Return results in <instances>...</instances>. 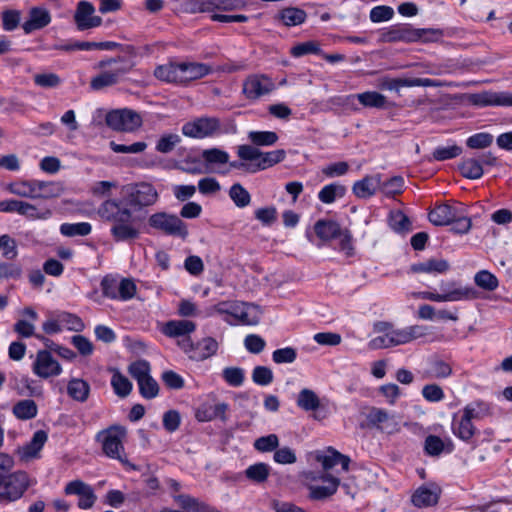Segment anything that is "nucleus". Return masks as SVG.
<instances>
[{"label":"nucleus","mask_w":512,"mask_h":512,"mask_svg":"<svg viewBox=\"0 0 512 512\" xmlns=\"http://www.w3.org/2000/svg\"><path fill=\"white\" fill-rule=\"evenodd\" d=\"M111 385L115 394L122 398L128 396L132 390V383L130 380L118 371L113 374Z\"/></svg>","instance_id":"obj_50"},{"label":"nucleus","mask_w":512,"mask_h":512,"mask_svg":"<svg viewBox=\"0 0 512 512\" xmlns=\"http://www.w3.org/2000/svg\"><path fill=\"white\" fill-rule=\"evenodd\" d=\"M314 231L317 237H319L322 241L327 242L338 238L342 229L336 221L321 219L315 223Z\"/></svg>","instance_id":"obj_30"},{"label":"nucleus","mask_w":512,"mask_h":512,"mask_svg":"<svg viewBox=\"0 0 512 512\" xmlns=\"http://www.w3.org/2000/svg\"><path fill=\"white\" fill-rule=\"evenodd\" d=\"M31 486L29 475L25 471L10 474L0 472V503L7 504L20 499Z\"/></svg>","instance_id":"obj_6"},{"label":"nucleus","mask_w":512,"mask_h":512,"mask_svg":"<svg viewBox=\"0 0 512 512\" xmlns=\"http://www.w3.org/2000/svg\"><path fill=\"white\" fill-rule=\"evenodd\" d=\"M217 0H182V8L187 13L211 12L219 9Z\"/></svg>","instance_id":"obj_36"},{"label":"nucleus","mask_w":512,"mask_h":512,"mask_svg":"<svg viewBox=\"0 0 512 512\" xmlns=\"http://www.w3.org/2000/svg\"><path fill=\"white\" fill-rule=\"evenodd\" d=\"M36 180L21 181L12 183L9 186V191L17 196L37 199L36 194Z\"/></svg>","instance_id":"obj_45"},{"label":"nucleus","mask_w":512,"mask_h":512,"mask_svg":"<svg viewBox=\"0 0 512 512\" xmlns=\"http://www.w3.org/2000/svg\"><path fill=\"white\" fill-rule=\"evenodd\" d=\"M291 54L294 57H302L307 54H322V50L315 41H306L299 43L291 49Z\"/></svg>","instance_id":"obj_61"},{"label":"nucleus","mask_w":512,"mask_h":512,"mask_svg":"<svg viewBox=\"0 0 512 512\" xmlns=\"http://www.w3.org/2000/svg\"><path fill=\"white\" fill-rule=\"evenodd\" d=\"M381 184V176H366L353 184L352 191L362 199L370 198L376 193L377 188Z\"/></svg>","instance_id":"obj_25"},{"label":"nucleus","mask_w":512,"mask_h":512,"mask_svg":"<svg viewBox=\"0 0 512 512\" xmlns=\"http://www.w3.org/2000/svg\"><path fill=\"white\" fill-rule=\"evenodd\" d=\"M442 36L437 29H416L410 24L391 26L381 34V41L384 43L394 42H433Z\"/></svg>","instance_id":"obj_2"},{"label":"nucleus","mask_w":512,"mask_h":512,"mask_svg":"<svg viewBox=\"0 0 512 512\" xmlns=\"http://www.w3.org/2000/svg\"><path fill=\"white\" fill-rule=\"evenodd\" d=\"M148 225L166 235L178 236L185 239L188 236V229L177 215L166 212H157L148 218Z\"/></svg>","instance_id":"obj_9"},{"label":"nucleus","mask_w":512,"mask_h":512,"mask_svg":"<svg viewBox=\"0 0 512 512\" xmlns=\"http://www.w3.org/2000/svg\"><path fill=\"white\" fill-rule=\"evenodd\" d=\"M275 89L274 81L264 74H251L245 78L242 93L246 99L256 101Z\"/></svg>","instance_id":"obj_12"},{"label":"nucleus","mask_w":512,"mask_h":512,"mask_svg":"<svg viewBox=\"0 0 512 512\" xmlns=\"http://www.w3.org/2000/svg\"><path fill=\"white\" fill-rule=\"evenodd\" d=\"M51 22L49 11L41 7H33L29 11L28 19L23 23L22 28L26 34L40 30Z\"/></svg>","instance_id":"obj_18"},{"label":"nucleus","mask_w":512,"mask_h":512,"mask_svg":"<svg viewBox=\"0 0 512 512\" xmlns=\"http://www.w3.org/2000/svg\"><path fill=\"white\" fill-rule=\"evenodd\" d=\"M316 460L322 464L325 471L330 470L337 464L341 465L343 471H348L350 464V458L348 456L341 454L333 448L328 449V454L317 453Z\"/></svg>","instance_id":"obj_24"},{"label":"nucleus","mask_w":512,"mask_h":512,"mask_svg":"<svg viewBox=\"0 0 512 512\" xmlns=\"http://www.w3.org/2000/svg\"><path fill=\"white\" fill-rule=\"evenodd\" d=\"M273 372L266 366H256L252 372V380L257 385L267 386L273 381Z\"/></svg>","instance_id":"obj_62"},{"label":"nucleus","mask_w":512,"mask_h":512,"mask_svg":"<svg viewBox=\"0 0 512 512\" xmlns=\"http://www.w3.org/2000/svg\"><path fill=\"white\" fill-rule=\"evenodd\" d=\"M105 123L114 131L132 132L141 127L142 118L137 112L124 108L108 112Z\"/></svg>","instance_id":"obj_11"},{"label":"nucleus","mask_w":512,"mask_h":512,"mask_svg":"<svg viewBox=\"0 0 512 512\" xmlns=\"http://www.w3.org/2000/svg\"><path fill=\"white\" fill-rule=\"evenodd\" d=\"M493 142V136L490 133L481 132L470 136L466 140V145L471 149H484Z\"/></svg>","instance_id":"obj_59"},{"label":"nucleus","mask_w":512,"mask_h":512,"mask_svg":"<svg viewBox=\"0 0 512 512\" xmlns=\"http://www.w3.org/2000/svg\"><path fill=\"white\" fill-rule=\"evenodd\" d=\"M128 371L138 383L150 376V364L146 360H138L129 365Z\"/></svg>","instance_id":"obj_57"},{"label":"nucleus","mask_w":512,"mask_h":512,"mask_svg":"<svg viewBox=\"0 0 512 512\" xmlns=\"http://www.w3.org/2000/svg\"><path fill=\"white\" fill-rule=\"evenodd\" d=\"M32 371L38 377L47 379L60 375L62 368L59 362L53 358L50 351L45 349L37 352L36 359L32 365Z\"/></svg>","instance_id":"obj_14"},{"label":"nucleus","mask_w":512,"mask_h":512,"mask_svg":"<svg viewBox=\"0 0 512 512\" xmlns=\"http://www.w3.org/2000/svg\"><path fill=\"white\" fill-rule=\"evenodd\" d=\"M429 373L433 378H447L452 374V367L448 362L437 358L430 362Z\"/></svg>","instance_id":"obj_53"},{"label":"nucleus","mask_w":512,"mask_h":512,"mask_svg":"<svg viewBox=\"0 0 512 512\" xmlns=\"http://www.w3.org/2000/svg\"><path fill=\"white\" fill-rule=\"evenodd\" d=\"M476 286L486 291H494L499 281L497 277L488 270H480L474 276Z\"/></svg>","instance_id":"obj_46"},{"label":"nucleus","mask_w":512,"mask_h":512,"mask_svg":"<svg viewBox=\"0 0 512 512\" xmlns=\"http://www.w3.org/2000/svg\"><path fill=\"white\" fill-rule=\"evenodd\" d=\"M459 170L463 177L471 180L479 179L484 174L483 167L476 157L466 158L459 164Z\"/></svg>","instance_id":"obj_38"},{"label":"nucleus","mask_w":512,"mask_h":512,"mask_svg":"<svg viewBox=\"0 0 512 512\" xmlns=\"http://www.w3.org/2000/svg\"><path fill=\"white\" fill-rule=\"evenodd\" d=\"M122 47L121 44L113 42V41H104V42H89V41H79L73 45H65L59 46L57 49L71 51V50H115L117 48Z\"/></svg>","instance_id":"obj_31"},{"label":"nucleus","mask_w":512,"mask_h":512,"mask_svg":"<svg viewBox=\"0 0 512 512\" xmlns=\"http://www.w3.org/2000/svg\"><path fill=\"white\" fill-rule=\"evenodd\" d=\"M64 491L67 495H78L80 497L78 501L80 509L91 508L97 499L92 487L81 480L69 482Z\"/></svg>","instance_id":"obj_16"},{"label":"nucleus","mask_w":512,"mask_h":512,"mask_svg":"<svg viewBox=\"0 0 512 512\" xmlns=\"http://www.w3.org/2000/svg\"><path fill=\"white\" fill-rule=\"evenodd\" d=\"M296 358V349L292 347L277 349L272 353V360L276 364L293 363L296 360Z\"/></svg>","instance_id":"obj_64"},{"label":"nucleus","mask_w":512,"mask_h":512,"mask_svg":"<svg viewBox=\"0 0 512 512\" xmlns=\"http://www.w3.org/2000/svg\"><path fill=\"white\" fill-rule=\"evenodd\" d=\"M359 102L365 107L384 108L386 97L376 91H368L357 95Z\"/></svg>","instance_id":"obj_47"},{"label":"nucleus","mask_w":512,"mask_h":512,"mask_svg":"<svg viewBox=\"0 0 512 512\" xmlns=\"http://www.w3.org/2000/svg\"><path fill=\"white\" fill-rule=\"evenodd\" d=\"M201 157L206 167L205 171L211 173H220L219 166L229 162V154L219 148L205 149Z\"/></svg>","instance_id":"obj_19"},{"label":"nucleus","mask_w":512,"mask_h":512,"mask_svg":"<svg viewBox=\"0 0 512 512\" xmlns=\"http://www.w3.org/2000/svg\"><path fill=\"white\" fill-rule=\"evenodd\" d=\"M126 436V429L119 425H113L106 430L97 434V440L102 442L103 452L110 458L119 460L126 469L139 470V466L131 463L126 455H122L124 451L123 439Z\"/></svg>","instance_id":"obj_3"},{"label":"nucleus","mask_w":512,"mask_h":512,"mask_svg":"<svg viewBox=\"0 0 512 512\" xmlns=\"http://www.w3.org/2000/svg\"><path fill=\"white\" fill-rule=\"evenodd\" d=\"M450 269V264L445 259H429L425 262L416 263L411 266L414 273H445Z\"/></svg>","instance_id":"obj_33"},{"label":"nucleus","mask_w":512,"mask_h":512,"mask_svg":"<svg viewBox=\"0 0 512 512\" xmlns=\"http://www.w3.org/2000/svg\"><path fill=\"white\" fill-rule=\"evenodd\" d=\"M154 75L157 79L168 83L182 84L181 63H167L156 67Z\"/></svg>","instance_id":"obj_27"},{"label":"nucleus","mask_w":512,"mask_h":512,"mask_svg":"<svg viewBox=\"0 0 512 512\" xmlns=\"http://www.w3.org/2000/svg\"><path fill=\"white\" fill-rule=\"evenodd\" d=\"M462 147L457 144H453L450 146H438L434 149L432 153V158L430 160L434 161H446L449 159L457 158L462 153Z\"/></svg>","instance_id":"obj_48"},{"label":"nucleus","mask_w":512,"mask_h":512,"mask_svg":"<svg viewBox=\"0 0 512 512\" xmlns=\"http://www.w3.org/2000/svg\"><path fill=\"white\" fill-rule=\"evenodd\" d=\"M94 12V6L88 1H80L77 4L74 21L78 30L83 31L98 27L102 24V18L100 16L93 15Z\"/></svg>","instance_id":"obj_15"},{"label":"nucleus","mask_w":512,"mask_h":512,"mask_svg":"<svg viewBox=\"0 0 512 512\" xmlns=\"http://www.w3.org/2000/svg\"><path fill=\"white\" fill-rule=\"evenodd\" d=\"M270 474V466L266 463L259 462L250 465L245 470V476L247 479L254 483H263L268 479Z\"/></svg>","instance_id":"obj_43"},{"label":"nucleus","mask_w":512,"mask_h":512,"mask_svg":"<svg viewBox=\"0 0 512 512\" xmlns=\"http://www.w3.org/2000/svg\"><path fill=\"white\" fill-rule=\"evenodd\" d=\"M297 405L305 411H315L320 407V399L313 390L304 388L298 394Z\"/></svg>","instance_id":"obj_42"},{"label":"nucleus","mask_w":512,"mask_h":512,"mask_svg":"<svg viewBox=\"0 0 512 512\" xmlns=\"http://www.w3.org/2000/svg\"><path fill=\"white\" fill-rule=\"evenodd\" d=\"M139 392L145 399H153L158 396L159 385L151 375L138 382Z\"/></svg>","instance_id":"obj_54"},{"label":"nucleus","mask_w":512,"mask_h":512,"mask_svg":"<svg viewBox=\"0 0 512 512\" xmlns=\"http://www.w3.org/2000/svg\"><path fill=\"white\" fill-rule=\"evenodd\" d=\"M477 417L475 409L467 406L458 422L453 423V432L461 440L468 442L475 434L476 428L472 420Z\"/></svg>","instance_id":"obj_17"},{"label":"nucleus","mask_w":512,"mask_h":512,"mask_svg":"<svg viewBox=\"0 0 512 512\" xmlns=\"http://www.w3.org/2000/svg\"><path fill=\"white\" fill-rule=\"evenodd\" d=\"M36 196L37 199H51L59 197L63 188L59 183L52 181H40L36 180Z\"/></svg>","instance_id":"obj_35"},{"label":"nucleus","mask_w":512,"mask_h":512,"mask_svg":"<svg viewBox=\"0 0 512 512\" xmlns=\"http://www.w3.org/2000/svg\"><path fill=\"white\" fill-rule=\"evenodd\" d=\"M181 142V138L178 134H164L162 135L156 144V151L160 153H170L177 144Z\"/></svg>","instance_id":"obj_55"},{"label":"nucleus","mask_w":512,"mask_h":512,"mask_svg":"<svg viewBox=\"0 0 512 512\" xmlns=\"http://www.w3.org/2000/svg\"><path fill=\"white\" fill-rule=\"evenodd\" d=\"M225 382L232 387H239L245 379L244 370L240 367H226L222 371Z\"/></svg>","instance_id":"obj_52"},{"label":"nucleus","mask_w":512,"mask_h":512,"mask_svg":"<svg viewBox=\"0 0 512 512\" xmlns=\"http://www.w3.org/2000/svg\"><path fill=\"white\" fill-rule=\"evenodd\" d=\"M38 412L34 400L25 399L17 402L13 407V414L21 420H30L36 417Z\"/></svg>","instance_id":"obj_40"},{"label":"nucleus","mask_w":512,"mask_h":512,"mask_svg":"<svg viewBox=\"0 0 512 512\" xmlns=\"http://www.w3.org/2000/svg\"><path fill=\"white\" fill-rule=\"evenodd\" d=\"M196 329V324L190 320H170L165 323L162 333L170 338L190 337Z\"/></svg>","instance_id":"obj_21"},{"label":"nucleus","mask_w":512,"mask_h":512,"mask_svg":"<svg viewBox=\"0 0 512 512\" xmlns=\"http://www.w3.org/2000/svg\"><path fill=\"white\" fill-rule=\"evenodd\" d=\"M459 209L449 204H439L432 209L428 218L429 221L435 226L450 225L451 221L455 220L456 215L459 213Z\"/></svg>","instance_id":"obj_22"},{"label":"nucleus","mask_w":512,"mask_h":512,"mask_svg":"<svg viewBox=\"0 0 512 512\" xmlns=\"http://www.w3.org/2000/svg\"><path fill=\"white\" fill-rule=\"evenodd\" d=\"M97 215L110 225L115 242H132L140 237L142 219L134 215L123 199H106L98 206Z\"/></svg>","instance_id":"obj_1"},{"label":"nucleus","mask_w":512,"mask_h":512,"mask_svg":"<svg viewBox=\"0 0 512 512\" xmlns=\"http://www.w3.org/2000/svg\"><path fill=\"white\" fill-rule=\"evenodd\" d=\"M48 439V435L44 430H37L29 443L22 448V458L31 459L38 456Z\"/></svg>","instance_id":"obj_32"},{"label":"nucleus","mask_w":512,"mask_h":512,"mask_svg":"<svg viewBox=\"0 0 512 512\" xmlns=\"http://www.w3.org/2000/svg\"><path fill=\"white\" fill-rule=\"evenodd\" d=\"M390 226L396 232H405L410 230L411 222L402 211L397 210L390 215Z\"/></svg>","instance_id":"obj_60"},{"label":"nucleus","mask_w":512,"mask_h":512,"mask_svg":"<svg viewBox=\"0 0 512 512\" xmlns=\"http://www.w3.org/2000/svg\"><path fill=\"white\" fill-rule=\"evenodd\" d=\"M248 138L256 146H271L278 141V135L273 131H251Z\"/></svg>","instance_id":"obj_51"},{"label":"nucleus","mask_w":512,"mask_h":512,"mask_svg":"<svg viewBox=\"0 0 512 512\" xmlns=\"http://www.w3.org/2000/svg\"><path fill=\"white\" fill-rule=\"evenodd\" d=\"M473 103L480 106H505V92H484L473 95Z\"/></svg>","instance_id":"obj_41"},{"label":"nucleus","mask_w":512,"mask_h":512,"mask_svg":"<svg viewBox=\"0 0 512 512\" xmlns=\"http://www.w3.org/2000/svg\"><path fill=\"white\" fill-rule=\"evenodd\" d=\"M229 196L239 208H244L251 202L250 193L240 183H235L230 187Z\"/></svg>","instance_id":"obj_49"},{"label":"nucleus","mask_w":512,"mask_h":512,"mask_svg":"<svg viewBox=\"0 0 512 512\" xmlns=\"http://www.w3.org/2000/svg\"><path fill=\"white\" fill-rule=\"evenodd\" d=\"M404 179L401 176H394L381 182L379 188L387 196H394L402 192Z\"/></svg>","instance_id":"obj_58"},{"label":"nucleus","mask_w":512,"mask_h":512,"mask_svg":"<svg viewBox=\"0 0 512 512\" xmlns=\"http://www.w3.org/2000/svg\"><path fill=\"white\" fill-rule=\"evenodd\" d=\"M124 202L132 210L137 212L143 208L154 205L158 200V192L148 182L130 183L121 189Z\"/></svg>","instance_id":"obj_5"},{"label":"nucleus","mask_w":512,"mask_h":512,"mask_svg":"<svg viewBox=\"0 0 512 512\" xmlns=\"http://www.w3.org/2000/svg\"><path fill=\"white\" fill-rule=\"evenodd\" d=\"M440 497V488L419 487L412 495V503L416 507H429L438 503Z\"/></svg>","instance_id":"obj_26"},{"label":"nucleus","mask_w":512,"mask_h":512,"mask_svg":"<svg viewBox=\"0 0 512 512\" xmlns=\"http://www.w3.org/2000/svg\"><path fill=\"white\" fill-rule=\"evenodd\" d=\"M306 12L298 7H286L278 12L275 19L287 27L297 26L305 22Z\"/></svg>","instance_id":"obj_28"},{"label":"nucleus","mask_w":512,"mask_h":512,"mask_svg":"<svg viewBox=\"0 0 512 512\" xmlns=\"http://www.w3.org/2000/svg\"><path fill=\"white\" fill-rule=\"evenodd\" d=\"M19 214L30 220H46L52 216V210L49 208H38L28 202L21 201Z\"/></svg>","instance_id":"obj_37"},{"label":"nucleus","mask_w":512,"mask_h":512,"mask_svg":"<svg viewBox=\"0 0 512 512\" xmlns=\"http://www.w3.org/2000/svg\"><path fill=\"white\" fill-rule=\"evenodd\" d=\"M279 446V438L276 434L259 437L254 442V448L259 452H272Z\"/></svg>","instance_id":"obj_56"},{"label":"nucleus","mask_w":512,"mask_h":512,"mask_svg":"<svg viewBox=\"0 0 512 512\" xmlns=\"http://www.w3.org/2000/svg\"><path fill=\"white\" fill-rule=\"evenodd\" d=\"M441 290L443 291L441 294L422 291L415 293L414 296L434 302H453L477 298V291L473 287H456L454 282L442 284Z\"/></svg>","instance_id":"obj_7"},{"label":"nucleus","mask_w":512,"mask_h":512,"mask_svg":"<svg viewBox=\"0 0 512 512\" xmlns=\"http://www.w3.org/2000/svg\"><path fill=\"white\" fill-rule=\"evenodd\" d=\"M346 193V187L338 183H331L324 186L318 193V198L322 203L331 204L337 198H342Z\"/></svg>","instance_id":"obj_39"},{"label":"nucleus","mask_w":512,"mask_h":512,"mask_svg":"<svg viewBox=\"0 0 512 512\" xmlns=\"http://www.w3.org/2000/svg\"><path fill=\"white\" fill-rule=\"evenodd\" d=\"M217 310L234 316L244 325H256L260 321L261 312L255 304L243 303L237 305L222 302L218 305Z\"/></svg>","instance_id":"obj_13"},{"label":"nucleus","mask_w":512,"mask_h":512,"mask_svg":"<svg viewBox=\"0 0 512 512\" xmlns=\"http://www.w3.org/2000/svg\"><path fill=\"white\" fill-rule=\"evenodd\" d=\"M92 226L88 222L63 223L60 232L66 237L87 236L91 233Z\"/></svg>","instance_id":"obj_44"},{"label":"nucleus","mask_w":512,"mask_h":512,"mask_svg":"<svg viewBox=\"0 0 512 512\" xmlns=\"http://www.w3.org/2000/svg\"><path fill=\"white\" fill-rule=\"evenodd\" d=\"M1 20L5 31H13L20 24L21 14L18 10H4L1 14Z\"/></svg>","instance_id":"obj_63"},{"label":"nucleus","mask_w":512,"mask_h":512,"mask_svg":"<svg viewBox=\"0 0 512 512\" xmlns=\"http://www.w3.org/2000/svg\"><path fill=\"white\" fill-rule=\"evenodd\" d=\"M177 345L194 361H204L215 355L218 350V342L212 337H205L197 343H194L191 337H185L179 339Z\"/></svg>","instance_id":"obj_10"},{"label":"nucleus","mask_w":512,"mask_h":512,"mask_svg":"<svg viewBox=\"0 0 512 512\" xmlns=\"http://www.w3.org/2000/svg\"><path fill=\"white\" fill-rule=\"evenodd\" d=\"M89 392V384L82 379L74 378L68 382L67 393L75 401L85 402L88 399Z\"/></svg>","instance_id":"obj_34"},{"label":"nucleus","mask_w":512,"mask_h":512,"mask_svg":"<svg viewBox=\"0 0 512 512\" xmlns=\"http://www.w3.org/2000/svg\"><path fill=\"white\" fill-rule=\"evenodd\" d=\"M320 479L327 482L324 486H311L309 497L313 500H324L334 495L340 486V479L330 473H324Z\"/></svg>","instance_id":"obj_20"},{"label":"nucleus","mask_w":512,"mask_h":512,"mask_svg":"<svg viewBox=\"0 0 512 512\" xmlns=\"http://www.w3.org/2000/svg\"><path fill=\"white\" fill-rule=\"evenodd\" d=\"M286 157V152L283 149H278L270 152H262L261 156L258 159V162L251 163L247 167V171L250 173H255L260 170H265L269 167L274 166L282 162Z\"/></svg>","instance_id":"obj_23"},{"label":"nucleus","mask_w":512,"mask_h":512,"mask_svg":"<svg viewBox=\"0 0 512 512\" xmlns=\"http://www.w3.org/2000/svg\"><path fill=\"white\" fill-rule=\"evenodd\" d=\"M182 84L200 79L211 72V68L202 63L182 62Z\"/></svg>","instance_id":"obj_29"},{"label":"nucleus","mask_w":512,"mask_h":512,"mask_svg":"<svg viewBox=\"0 0 512 512\" xmlns=\"http://www.w3.org/2000/svg\"><path fill=\"white\" fill-rule=\"evenodd\" d=\"M120 64L110 70H105L93 77L90 81V87L93 90H102L103 88L110 87L118 84L121 79L131 71L133 64L127 61L122 56L108 58L98 63L99 68L105 69L112 67V65Z\"/></svg>","instance_id":"obj_4"},{"label":"nucleus","mask_w":512,"mask_h":512,"mask_svg":"<svg viewBox=\"0 0 512 512\" xmlns=\"http://www.w3.org/2000/svg\"><path fill=\"white\" fill-rule=\"evenodd\" d=\"M182 134L189 138H211L222 133L221 121L217 117H198L182 126Z\"/></svg>","instance_id":"obj_8"}]
</instances>
